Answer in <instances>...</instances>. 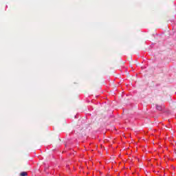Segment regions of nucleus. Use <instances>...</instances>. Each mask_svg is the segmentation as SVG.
<instances>
[{
	"label": "nucleus",
	"mask_w": 176,
	"mask_h": 176,
	"mask_svg": "<svg viewBox=\"0 0 176 176\" xmlns=\"http://www.w3.org/2000/svg\"><path fill=\"white\" fill-rule=\"evenodd\" d=\"M157 111H163V108H164V107L160 106V105H157L156 107Z\"/></svg>",
	"instance_id": "nucleus-1"
},
{
	"label": "nucleus",
	"mask_w": 176,
	"mask_h": 176,
	"mask_svg": "<svg viewBox=\"0 0 176 176\" xmlns=\"http://www.w3.org/2000/svg\"><path fill=\"white\" fill-rule=\"evenodd\" d=\"M20 175L21 176H28V173H27V172H21L20 173Z\"/></svg>",
	"instance_id": "nucleus-2"
}]
</instances>
